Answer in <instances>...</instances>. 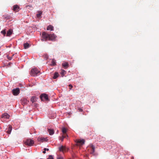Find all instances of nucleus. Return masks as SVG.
<instances>
[{
  "mask_svg": "<svg viewBox=\"0 0 159 159\" xmlns=\"http://www.w3.org/2000/svg\"><path fill=\"white\" fill-rule=\"evenodd\" d=\"M38 98L36 96H33L31 97L30 99V101L32 103H34V102L37 101Z\"/></svg>",
  "mask_w": 159,
  "mask_h": 159,
  "instance_id": "nucleus-11",
  "label": "nucleus"
},
{
  "mask_svg": "<svg viewBox=\"0 0 159 159\" xmlns=\"http://www.w3.org/2000/svg\"><path fill=\"white\" fill-rule=\"evenodd\" d=\"M34 143V140L30 139H27L25 142V143L26 145L29 146H32Z\"/></svg>",
  "mask_w": 159,
  "mask_h": 159,
  "instance_id": "nucleus-3",
  "label": "nucleus"
},
{
  "mask_svg": "<svg viewBox=\"0 0 159 159\" xmlns=\"http://www.w3.org/2000/svg\"><path fill=\"white\" fill-rule=\"evenodd\" d=\"M38 13L36 15V16L38 18H40L41 15L42 14V12L41 11H38Z\"/></svg>",
  "mask_w": 159,
  "mask_h": 159,
  "instance_id": "nucleus-21",
  "label": "nucleus"
},
{
  "mask_svg": "<svg viewBox=\"0 0 159 159\" xmlns=\"http://www.w3.org/2000/svg\"><path fill=\"white\" fill-rule=\"evenodd\" d=\"M12 93L14 96H17L20 93V89L18 88L13 89L12 90Z\"/></svg>",
  "mask_w": 159,
  "mask_h": 159,
  "instance_id": "nucleus-6",
  "label": "nucleus"
},
{
  "mask_svg": "<svg viewBox=\"0 0 159 159\" xmlns=\"http://www.w3.org/2000/svg\"><path fill=\"white\" fill-rule=\"evenodd\" d=\"M51 65L52 66H55L56 65V61L52 59V61H51Z\"/></svg>",
  "mask_w": 159,
  "mask_h": 159,
  "instance_id": "nucleus-26",
  "label": "nucleus"
},
{
  "mask_svg": "<svg viewBox=\"0 0 159 159\" xmlns=\"http://www.w3.org/2000/svg\"><path fill=\"white\" fill-rule=\"evenodd\" d=\"M78 110H79V111L80 112L82 111H83L82 109L81 108H79L78 109Z\"/></svg>",
  "mask_w": 159,
  "mask_h": 159,
  "instance_id": "nucleus-32",
  "label": "nucleus"
},
{
  "mask_svg": "<svg viewBox=\"0 0 159 159\" xmlns=\"http://www.w3.org/2000/svg\"><path fill=\"white\" fill-rule=\"evenodd\" d=\"M61 130L63 133L62 135L68 136V135L66 134V132L67 131V129H66L65 127H63L62 128Z\"/></svg>",
  "mask_w": 159,
  "mask_h": 159,
  "instance_id": "nucleus-12",
  "label": "nucleus"
},
{
  "mask_svg": "<svg viewBox=\"0 0 159 159\" xmlns=\"http://www.w3.org/2000/svg\"><path fill=\"white\" fill-rule=\"evenodd\" d=\"M10 117V116L7 113H4L3 114H2V116L1 118L3 119V120H2V121H5L4 120V119H9Z\"/></svg>",
  "mask_w": 159,
  "mask_h": 159,
  "instance_id": "nucleus-7",
  "label": "nucleus"
},
{
  "mask_svg": "<svg viewBox=\"0 0 159 159\" xmlns=\"http://www.w3.org/2000/svg\"><path fill=\"white\" fill-rule=\"evenodd\" d=\"M3 18L7 20L11 18V17L10 15L6 14L3 16Z\"/></svg>",
  "mask_w": 159,
  "mask_h": 159,
  "instance_id": "nucleus-16",
  "label": "nucleus"
},
{
  "mask_svg": "<svg viewBox=\"0 0 159 159\" xmlns=\"http://www.w3.org/2000/svg\"><path fill=\"white\" fill-rule=\"evenodd\" d=\"M66 72L65 70H61V74L62 77H63L64 75L66 74Z\"/></svg>",
  "mask_w": 159,
  "mask_h": 159,
  "instance_id": "nucleus-25",
  "label": "nucleus"
},
{
  "mask_svg": "<svg viewBox=\"0 0 159 159\" xmlns=\"http://www.w3.org/2000/svg\"><path fill=\"white\" fill-rule=\"evenodd\" d=\"M62 65L65 69L67 68L68 67V63L66 62L63 63L62 64Z\"/></svg>",
  "mask_w": 159,
  "mask_h": 159,
  "instance_id": "nucleus-18",
  "label": "nucleus"
},
{
  "mask_svg": "<svg viewBox=\"0 0 159 159\" xmlns=\"http://www.w3.org/2000/svg\"><path fill=\"white\" fill-rule=\"evenodd\" d=\"M48 132L50 135H52L54 133V130L53 129H48Z\"/></svg>",
  "mask_w": 159,
  "mask_h": 159,
  "instance_id": "nucleus-17",
  "label": "nucleus"
},
{
  "mask_svg": "<svg viewBox=\"0 0 159 159\" xmlns=\"http://www.w3.org/2000/svg\"><path fill=\"white\" fill-rule=\"evenodd\" d=\"M44 150L48 151L49 150V149L48 148H44Z\"/></svg>",
  "mask_w": 159,
  "mask_h": 159,
  "instance_id": "nucleus-31",
  "label": "nucleus"
},
{
  "mask_svg": "<svg viewBox=\"0 0 159 159\" xmlns=\"http://www.w3.org/2000/svg\"><path fill=\"white\" fill-rule=\"evenodd\" d=\"M38 140L39 141L43 142V141H46V139L44 138L39 137L38 138Z\"/></svg>",
  "mask_w": 159,
  "mask_h": 159,
  "instance_id": "nucleus-19",
  "label": "nucleus"
},
{
  "mask_svg": "<svg viewBox=\"0 0 159 159\" xmlns=\"http://www.w3.org/2000/svg\"><path fill=\"white\" fill-rule=\"evenodd\" d=\"M47 29V30L52 31L53 30V27L52 25H50L48 26Z\"/></svg>",
  "mask_w": 159,
  "mask_h": 159,
  "instance_id": "nucleus-20",
  "label": "nucleus"
},
{
  "mask_svg": "<svg viewBox=\"0 0 159 159\" xmlns=\"http://www.w3.org/2000/svg\"><path fill=\"white\" fill-rule=\"evenodd\" d=\"M47 159H53V156L52 155H49Z\"/></svg>",
  "mask_w": 159,
  "mask_h": 159,
  "instance_id": "nucleus-28",
  "label": "nucleus"
},
{
  "mask_svg": "<svg viewBox=\"0 0 159 159\" xmlns=\"http://www.w3.org/2000/svg\"><path fill=\"white\" fill-rule=\"evenodd\" d=\"M24 48L26 49L30 47V45L28 43H26L24 44Z\"/></svg>",
  "mask_w": 159,
  "mask_h": 159,
  "instance_id": "nucleus-15",
  "label": "nucleus"
},
{
  "mask_svg": "<svg viewBox=\"0 0 159 159\" xmlns=\"http://www.w3.org/2000/svg\"><path fill=\"white\" fill-rule=\"evenodd\" d=\"M56 36L54 34H48L46 32L42 33V40L46 41L47 40L54 41Z\"/></svg>",
  "mask_w": 159,
  "mask_h": 159,
  "instance_id": "nucleus-1",
  "label": "nucleus"
},
{
  "mask_svg": "<svg viewBox=\"0 0 159 159\" xmlns=\"http://www.w3.org/2000/svg\"><path fill=\"white\" fill-rule=\"evenodd\" d=\"M40 71L36 68L32 69L30 71V75L33 76H36L39 73H40Z\"/></svg>",
  "mask_w": 159,
  "mask_h": 159,
  "instance_id": "nucleus-2",
  "label": "nucleus"
},
{
  "mask_svg": "<svg viewBox=\"0 0 159 159\" xmlns=\"http://www.w3.org/2000/svg\"><path fill=\"white\" fill-rule=\"evenodd\" d=\"M12 127L11 125H9V127L8 129V130L6 131V132L9 134H10L11 133V131L12 130Z\"/></svg>",
  "mask_w": 159,
  "mask_h": 159,
  "instance_id": "nucleus-14",
  "label": "nucleus"
},
{
  "mask_svg": "<svg viewBox=\"0 0 159 159\" xmlns=\"http://www.w3.org/2000/svg\"><path fill=\"white\" fill-rule=\"evenodd\" d=\"M67 137L68 136H66L62 135V137L61 138V141H63L64 139V138H66V137Z\"/></svg>",
  "mask_w": 159,
  "mask_h": 159,
  "instance_id": "nucleus-27",
  "label": "nucleus"
},
{
  "mask_svg": "<svg viewBox=\"0 0 159 159\" xmlns=\"http://www.w3.org/2000/svg\"><path fill=\"white\" fill-rule=\"evenodd\" d=\"M13 32V30L11 29H9L8 31L7 32L6 36H11Z\"/></svg>",
  "mask_w": 159,
  "mask_h": 159,
  "instance_id": "nucleus-13",
  "label": "nucleus"
},
{
  "mask_svg": "<svg viewBox=\"0 0 159 159\" xmlns=\"http://www.w3.org/2000/svg\"><path fill=\"white\" fill-rule=\"evenodd\" d=\"M19 7L17 5H15L13 7V10L15 11H18Z\"/></svg>",
  "mask_w": 159,
  "mask_h": 159,
  "instance_id": "nucleus-22",
  "label": "nucleus"
},
{
  "mask_svg": "<svg viewBox=\"0 0 159 159\" xmlns=\"http://www.w3.org/2000/svg\"><path fill=\"white\" fill-rule=\"evenodd\" d=\"M69 89L70 90L73 87V86L71 84H69Z\"/></svg>",
  "mask_w": 159,
  "mask_h": 159,
  "instance_id": "nucleus-29",
  "label": "nucleus"
},
{
  "mask_svg": "<svg viewBox=\"0 0 159 159\" xmlns=\"http://www.w3.org/2000/svg\"><path fill=\"white\" fill-rule=\"evenodd\" d=\"M77 146H81L83 145L84 143L85 140L84 139H76L75 141Z\"/></svg>",
  "mask_w": 159,
  "mask_h": 159,
  "instance_id": "nucleus-5",
  "label": "nucleus"
},
{
  "mask_svg": "<svg viewBox=\"0 0 159 159\" xmlns=\"http://www.w3.org/2000/svg\"><path fill=\"white\" fill-rule=\"evenodd\" d=\"M57 159H63V158L62 157H58L57 158Z\"/></svg>",
  "mask_w": 159,
  "mask_h": 159,
  "instance_id": "nucleus-30",
  "label": "nucleus"
},
{
  "mask_svg": "<svg viewBox=\"0 0 159 159\" xmlns=\"http://www.w3.org/2000/svg\"><path fill=\"white\" fill-rule=\"evenodd\" d=\"M40 98L42 101H49L48 95L45 93H43L40 96Z\"/></svg>",
  "mask_w": 159,
  "mask_h": 159,
  "instance_id": "nucleus-4",
  "label": "nucleus"
},
{
  "mask_svg": "<svg viewBox=\"0 0 159 159\" xmlns=\"http://www.w3.org/2000/svg\"><path fill=\"white\" fill-rule=\"evenodd\" d=\"M59 150L63 152H66L67 151V149L65 146H62L59 148Z\"/></svg>",
  "mask_w": 159,
  "mask_h": 159,
  "instance_id": "nucleus-9",
  "label": "nucleus"
},
{
  "mask_svg": "<svg viewBox=\"0 0 159 159\" xmlns=\"http://www.w3.org/2000/svg\"><path fill=\"white\" fill-rule=\"evenodd\" d=\"M21 102L22 105H25L28 103L29 101L25 98H23L21 99Z\"/></svg>",
  "mask_w": 159,
  "mask_h": 159,
  "instance_id": "nucleus-10",
  "label": "nucleus"
},
{
  "mask_svg": "<svg viewBox=\"0 0 159 159\" xmlns=\"http://www.w3.org/2000/svg\"><path fill=\"white\" fill-rule=\"evenodd\" d=\"M90 146L91 148V151L90 152V153L91 154H92L93 155H95V147L93 144L90 145Z\"/></svg>",
  "mask_w": 159,
  "mask_h": 159,
  "instance_id": "nucleus-8",
  "label": "nucleus"
},
{
  "mask_svg": "<svg viewBox=\"0 0 159 159\" xmlns=\"http://www.w3.org/2000/svg\"><path fill=\"white\" fill-rule=\"evenodd\" d=\"M59 76V74L58 73L55 72L54 75V76H53V79H56L57 77H58Z\"/></svg>",
  "mask_w": 159,
  "mask_h": 159,
  "instance_id": "nucleus-23",
  "label": "nucleus"
},
{
  "mask_svg": "<svg viewBox=\"0 0 159 159\" xmlns=\"http://www.w3.org/2000/svg\"><path fill=\"white\" fill-rule=\"evenodd\" d=\"M1 33L2 34H3V35H4V36H5L6 34V29H4V30H2L1 31Z\"/></svg>",
  "mask_w": 159,
  "mask_h": 159,
  "instance_id": "nucleus-24",
  "label": "nucleus"
},
{
  "mask_svg": "<svg viewBox=\"0 0 159 159\" xmlns=\"http://www.w3.org/2000/svg\"><path fill=\"white\" fill-rule=\"evenodd\" d=\"M43 152L44 154L45 153H46V151L44 150V151H43Z\"/></svg>",
  "mask_w": 159,
  "mask_h": 159,
  "instance_id": "nucleus-33",
  "label": "nucleus"
}]
</instances>
